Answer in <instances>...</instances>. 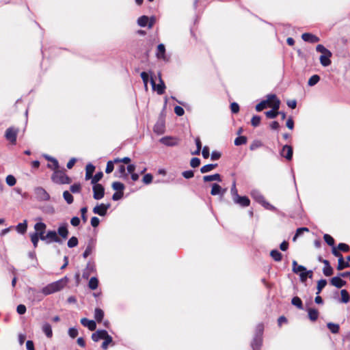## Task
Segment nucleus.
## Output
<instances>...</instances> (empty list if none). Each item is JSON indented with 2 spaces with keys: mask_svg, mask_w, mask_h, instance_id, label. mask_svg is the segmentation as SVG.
Segmentation results:
<instances>
[{
  "mask_svg": "<svg viewBox=\"0 0 350 350\" xmlns=\"http://www.w3.org/2000/svg\"><path fill=\"white\" fill-rule=\"evenodd\" d=\"M68 282L67 277L49 284L42 288L43 295H49L61 291L66 286Z\"/></svg>",
  "mask_w": 350,
  "mask_h": 350,
  "instance_id": "1",
  "label": "nucleus"
},
{
  "mask_svg": "<svg viewBox=\"0 0 350 350\" xmlns=\"http://www.w3.org/2000/svg\"><path fill=\"white\" fill-rule=\"evenodd\" d=\"M54 172L51 176V180L57 184H69L71 183V178L68 176L64 172L54 170Z\"/></svg>",
  "mask_w": 350,
  "mask_h": 350,
  "instance_id": "2",
  "label": "nucleus"
},
{
  "mask_svg": "<svg viewBox=\"0 0 350 350\" xmlns=\"http://www.w3.org/2000/svg\"><path fill=\"white\" fill-rule=\"evenodd\" d=\"M18 129L14 126L8 128L5 133V139L12 145H16Z\"/></svg>",
  "mask_w": 350,
  "mask_h": 350,
  "instance_id": "3",
  "label": "nucleus"
},
{
  "mask_svg": "<svg viewBox=\"0 0 350 350\" xmlns=\"http://www.w3.org/2000/svg\"><path fill=\"white\" fill-rule=\"evenodd\" d=\"M280 100L276 97L270 107H272V109L265 112L266 116L268 118L273 119L279 115L278 109L280 108Z\"/></svg>",
  "mask_w": 350,
  "mask_h": 350,
  "instance_id": "4",
  "label": "nucleus"
},
{
  "mask_svg": "<svg viewBox=\"0 0 350 350\" xmlns=\"http://www.w3.org/2000/svg\"><path fill=\"white\" fill-rule=\"evenodd\" d=\"M27 296L31 301H40L43 299L42 291H38L34 288L29 287L27 289Z\"/></svg>",
  "mask_w": 350,
  "mask_h": 350,
  "instance_id": "5",
  "label": "nucleus"
},
{
  "mask_svg": "<svg viewBox=\"0 0 350 350\" xmlns=\"http://www.w3.org/2000/svg\"><path fill=\"white\" fill-rule=\"evenodd\" d=\"M332 252L334 256L338 257V263L337 267V269L338 270H342L345 268L350 267L349 263L344 260L342 255L338 252L336 247H334L332 248Z\"/></svg>",
  "mask_w": 350,
  "mask_h": 350,
  "instance_id": "6",
  "label": "nucleus"
},
{
  "mask_svg": "<svg viewBox=\"0 0 350 350\" xmlns=\"http://www.w3.org/2000/svg\"><path fill=\"white\" fill-rule=\"evenodd\" d=\"M276 97L275 94H268L267 96V100H263L256 105V110L257 111H261L267 107V105L271 106V103L276 99Z\"/></svg>",
  "mask_w": 350,
  "mask_h": 350,
  "instance_id": "7",
  "label": "nucleus"
},
{
  "mask_svg": "<svg viewBox=\"0 0 350 350\" xmlns=\"http://www.w3.org/2000/svg\"><path fill=\"white\" fill-rule=\"evenodd\" d=\"M46 243L49 244L52 242L62 244L63 243L62 239L57 235L55 230H49L46 234Z\"/></svg>",
  "mask_w": 350,
  "mask_h": 350,
  "instance_id": "8",
  "label": "nucleus"
},
{
  "mask_svg": "<svg viewBox=\"0 0 350 350\" xmlns=\"http://www.w3.org/2000/svg\"><path fill=\"white\" fill-rule=\"evenodd\" d=\"M159 83L157 85L155 83V81H154V79L152 78H151L150 83H151L153 90L157 91L158 94L162 95L165 92V90L166 87H165V83L163 82L160 74L159 75Z\"/></svg>",
  "mask_w": 350,
  "mask_h": 350,
  "instance_id": "9",
  "label": "nucleus"
},
{
  "mask_svg": "<svg viewBox=\"0 0 350 350\" xmlns=\"http://www.w3.org/2000/svg\"><path fill=\"white\" fill-rule=\"evenodd\" d=\"M92 191L93 198L96 200L102 199L105 196V188L101 184L94 185Z\"/></svg>",
  "mask_w": 350,
  "mask_h": 350,
  "instance_id": "10",
  "label": "nucleus"
},
{
  "mask_svg": "<svg viewBox=\"0 0 350 350\" xmlns=\"http://www.w3.org/2000/svg\"><path fill=\"white\" fill-rule=\"evenodd\" d=\"M111 204L109 203L107 204H100L99 205L96 206L93 208V213L94 214L98 215L100 216H105L107 214V210L110 208Z\"/></svg>",
  "mask_w": 350,
  "mask_h": 350,
  "instance_id": "11",
  "label": "nucleus"
},
{
  "mask_svg": "<svg viewBox=\"0 0 350 350\" xmlns=\"http://www.w3.org/2000/svg\"><path fill=\"white\" fill-rule=\"evenodd\" d=\"M35 193L39 200L47 201L50 199L49 194L42 187H37L35 189Z\"/></svg>",
  "mask_w": 350,
  "mask_h": 350,
  "instance_id": "12",
  "label": "nucleus"
},
{
  "mask_svg": "<svg viewBox=\"0 0 350 350\" xmlns=\"http://www.w3.org/2000/svg\"><path fill=\"white\" fill-rule=\"evenodd\" d=\"M68 226V224L67 223H62L59 226L57 231H56L57 235L63 239H66L68 237L69 232Z\"/></svg>",
  "mask_w": 350,
  "mask_h": 350,
  "instance_id": "13",
  "label": "nucleus"
},
{
  "mask_svg": "<svg viewBox=\"0 0 350 350\" xmlns=\"http://www.w3.org/2000/svg\"><path fill=\"white\" fill-rule=\"evenodd\" d=\"M165 129V120L163 118H159L154 126L153 131L158 135L164 133Z\"/></svg>",
  "mask_w": 350,
  "mask_h": 350,
  "instance_id": "14",
  "label": "nucleus"
},
{
  "mask_svg": "<svg viewBox=\"0 0 350 350\" xmlns=\"http://www.w3.org/2000/svg\"><path fill=\"white\" fill-rule=\"evenodd\" d=\"M232 200L234 204H239L242 207H247L250 204V200L247 196H237V197Z\"/></svg>",
  "mask_w": 350,
  "mask_h": 350,
  "instance_id": "15",
  "label": "nucleus"
},
{
  "mask_svg": "<svg viewBox=\"0 0 350 350\" xmlns=\"http://www.w3.org/2000/svg\"><path fill=\"white\" fill-rule=\"evenodd\" d=\"M96 240L91 238L89 239L86 248L83 254V257L86 258L89 256L95 248Z\"/></svg>",
  "mask_w": 350,
  "mask_h": 350,
  "instance_id": "16",
  "label": "nucleus"
},
{
  "mask_svg": "<svg viewBox=\"0 0 350 350\" xmlns=\"http://www.w3.org/2000/svg\"><path fill=\"white\" fill-rule=\"evenodd\" d=\"M109 335L105 329H98L92 334V339L94 342H98L100 339H105Z\"/></svg>",
  "mask_w": 350,
  "mask_h": 350,
  "instance_id": "17",
  "label": "nucleus"
},
{
  "mask_svg": "<svg viewBox=\"0 0 350 350\" xmlns=\"http://www.w3.org/2000/svg\"><path fill=\"white\" fill-rule=\"evenodd\" d=\"M96 271L95 265L90 262H88L86 265V267L83 271L82 276L84 279H88L90 274L92 273H94Z\"/></svg>",
  "mask_w": 350,
  "mask_h": 350,
  "instance_id": "18",
  "label": "nucleus"
},
{
  "mask_svg": "<svg viewBox=\"0 0 350 350\" xmlns=\"http://www.w3.org/2000/svg\"><path fill=\"white\" fill-rule=\"evenodd\" d=\"M293 148L289 145H284L281 151V155L290 161L293 157Z\"/></svg>",
  "mask_w": 350,
  "mask_h": 350,
  "instance_id": "19",
  "label": "nucleus"
},
{
  "mask_svg": "<svg viewBox=\"0 0 350 350\" xmlns=\"http://www.w3.org/2000/svg\"><path fill=\"white\" fill-rule=\"evenodd\" d=\"M160 142L167 146H175L178 144L177 139L168 136L162 137Z\"/></svg>",
  "mask_w": 350,
  "mask_h": 350,
  "instance_id": "20",
  "label": "nucleus"
},
{
  "mask_svg": "<svg viewBox=\"0 0 350 350\" xmlns=\"http://www.w3.org/2000/svg\"><path fill=\"white\" fill-rule=\"evenodd\" d=\"M81 323L88 327L90 331H94L96 328V323L94 320H89L87 318H83L81 319Z\"/></svg>",
  "mask_w": 350,
  "mask_h": 350,
  "instance_id": "21",
  "label": "nucleus"
},
{
  "mask_svg": "<svg viewBox=\"0 0 350 350\" xmlns=\"http://www.w3.org/2000/svg\"><path fill=\"white\" fill-rule=\"evenodd\" d=\"M301 38L304 41L310 42V43H316L319 41V38L315 35H313L310 33H304L301 36Z\"/></svg>",
  "mask_w": 350,
  "mask_h": 350,
  "instance_id": "22",
  "label": "nucleus"
},
{
  "mask_svg": "<svg viewBox=\"0 0 350 350\" xmlns=\"http://www.w3.org/2000/svg\"><path fill=\"white\" fill-rule=\"evenodd\" d=\"M330 283L334 286L340 288L347 284V282L341 279L339 276H336L332 278Z\"/></svg>",
  "mask_w": 350,
  "mask_h": 350,
  "instance_id": "23",
  "label": "nucleus"
},
{
  "mask_svg": "<svg viewBox=\"0 0 350 350\" xmlns=\"http://www.w3.org/2000/svg\"><path fill=\"white\" fill-rule=\"evenodd\" d=\"M226 189L222 190V188H221V187L219 185H218L217 183H213L212 185V189H211V194L212 196L221 195L222 196H224V194L226 192Z\"/></svg>",
  "mask_w": 350,
  "mask_h": 350,
  "instance_id": "24",
  "label": "nucleus"
},
{
  "mask_svg": "<svg viewBox=\"0 0 350 350\" xmlns=\"http://www.w3.org/2000/svg\"><path fill=\"white\" fill-rule=\"evenodd\" d=\"M250 195L252 198L259 204H261L265 200L264 196L257 189L252 190L250 192Z\"/></svg>",
  "mask_w": 350,
  "mask_h": 350,
  "instance_id": "25",
  "label": "nucleus"
},
{
  "mask_svg": "<svg viewBox=\"0 0 350 350\" xmlns=\"http://www.w3.org/2000/svg\"><path fill=\"white\" fill-rule=\"evenodd\" d=\"M262 345V337L254 336L253 340L251 343V347L253 350H260Z\"/></svg>",
  "mask_w": 350,
  "mask_h": 350,
  "instance_id": "26",
  "label": "nucleus"
},
{
  "mask_svg": "<svg viewBox=\"0 0 350 350\" xmlns=\"http://www.w3.org/2000/svg\"><path fill=\"white\" fill-rule=\"evenodd\" d=\"M204 182H211V181H218L221 182V176L219 174H215L212 175H206L203 176Z\"/></svg>",
  "mask_w": 350,
  "mask_h": 350,
  "instance_id": "27",
  "label": "nucleus"
},
{
  "mask_svg": "<svg viewBox=\"0 0 350 350\" xmlns=\"http://www.w3.org/2000/svg\"><path fill=\"white\" fill-rule=\"evenodd\" d=\"M44 158L49 161V162H52V165L48 164L47 167L49 168L53 169V170H57L59 168V163L56 159L49 156V155H44Z\"/></svg>",
  "mask_w": 350,
  "mask_h": 350,
  "instance_id": "28",
  "label": "nucleus"
},
{
  "mask_svg": "<svg viewBox=\"0 0 350 350\" xmlns=\"http://www.w3.org/2000/svg\"><path fill=\"white\" fill-rule=\"evenodd\" d=\"M308 317L310 321H315L319 317V311L315 308H308Z\"/></svg>",
  "mask_w": 350,
  "mask_h": 350,
  "instance_id": "29",
  "label": "nucleus"
},
{
  "mask_svg": "<svg viewBox=\"0 0 350 350\" xmlns=\"http://www.w3.org/2000/svg\"><path fill=\"white\" fill-rule=\"evenodd\" d=\"M165 47L163 44H159L157 46V57L158 59H165Z\"/></svg>",
  "mask_w": 350,
  "mask_h": 350,
  "instance_id": "30",
  "label": "nucleus"
},
{
  "mask_svg": "<svg viewBox=\"0 0 350 350\" xmlns=\"http://www.w3.org/2000/svg\"><path fill=\"white\" fill-rule=\"evenodd\" d=\"M86 173H85V180H90L92 178L93 176V173L95 170V167L92 163H88L86 165Z\"/></svg>",
  "mask_w": 350,
  "mask_h": 350,
  "instance_id": "31",
  "label": "nucleus"
},
{
  "mask_svg": "<svg viewBox=\"0 0 350 350\" xmlns=\"http://www.w3.org/2000/svg\"><path fill=\"white\" fill-rule=\"evenodd\" d=\"M104 317V312L102 309L96 308L94 310V319L98 323L102 321Z\"/></svg>",
  "mask_w": 350,
  "mask_h": 350,
  "instance_id": "32",
  "label": "nucleus"
},
{
  "mask_svg": "<svg viewBox=\"0 0 350 350\" xmlns=\"http://www.w3.org/2000/svg\"><path fill=\"white\" fill-rule=\"evenodd\" d=\"M217 167V163H210L202 166L200 168V172L202 174L209 172Z\"/></svg>",
  "mask_w": 350,
  "mask_h": 350,
  "instance_id": "33",
  "label": "nucleus"
},
{
  "mask_svg": "<svg viewBox=\"0 0 350 350\" xmlns=\"http://www.w3.org/2000/svg\"><path fill=\"white\" fill-rule=\"evenodd\" d=\"M42 331L45 334L47 338H51L53 336V332L51 326L49 323H46L42 325Z\"/></svg>",
  "mask_w": 350,
  "mask_h": 350,
  "instance_id": "34",
  "label": "nucleus"
},
{
  "mask_svg": "<svg viewBox=\"0 0 350 350\" xmlns=\"http://www.w3.org/2000/svg\"><path fill=\"white\" fill-rule=\"evenodd\" d=\"M332 56H328L327 54H325V55H321L320 56V62L322 66H328L331 64V60H330V57Z\"/></svg>",
  "mask_w": 350,
  "mask_h": 350,
  "instance_id": "35",
  "label": "nucleus"
},
{
  "mask_svg": "<svg viewBox=\"0 0 350 350\" xmlns=\"http://www.w3.org/2000/svg\"><path fill=\"white\" fill-rule=\"evenodd\" d=\"M27 220H25L23 223H19L16 226V230L20 234H24L27 231Z\"/></svg>",
  "mask_w": 350,
  "mask_h": 350,
  "instance_id": "36",
  "label": "nucleus"
},
{
  "mask_svg": "<svg viewBox=\"0 0 350 350\" xmlns=\"http://www.w3.org/2000/svg\"><path fill=\"white\" fill-rule=\"evenodd\" d=\"M270 256L276 262L281 261L282 258V254L278 250H271L270 252Z\"/></svg>",
  "mask_w": 350,
  "mask_h": 350,
  "instance_id": "37",
  "label": "nucleus"
},
{
  "mask_svg": "<svg viewBox=\"0 0 350 350\" xmlns=\"http://www.w3.org/2000/svg\"><path fill=\"white\" fill-rule=\"evenodd\" d=\"M327 327L332 334H338L339 332L340 326L338 324L328 323Z\"/></svg>",
  "mask_w": 350,
  "mask_h": 350,
  "instance_id": "38",
  "label": "nucleus"
},
{
  "mask_svg": "<svg viewBox=\"0 0 350 350\" xmlns=\"http://www.w3.org/2000/svg\"><path fill=\"white\" fill-rule=\"evenodd\" d=\"M291 304L296 306L297 308L300 309V310H303L304 309V307H303V304H302V301L301 299L297 297V296H295L294 297L292 300H291Z\"/></svg>",
  "mask_w": 350,
  "mask_h": 350,
  "instance_id": "39",
  "label": "nucleus"
},
{
  "mask_svg": "<svg viewBox=\"0 0 350 350\" xmlns=\"http://www.w3.org/2000/svg\"><path fill=\"white\" fill-rule=\"evenodd\" d=\"M98 285V280L96 277H92L90 278L88 286L91 290H95L97 288Z\"/></svg>",
  "mask_w": 350,
  "mask_h": 350,
  "instance_id": "40",
  "label": "nucleus"
},
{
  "mask_svg": "<svg viewBox=\"0 0 350 350\" xmlns=\"http://www.w3.org/2000/svg\"><path fill=\"white\" fill-rule=\"evenodd\" d=\"M103 176V173L102 172H97L94 176H92L91 179V183L94 185L98 184V182L100 180V179Z\"/></svg>",
  "mask_w": 350,
  "mask_h": 350,
  "instance_id": "41",
  "label": "nucleus"
},
{
  "mask_svg": "<svg viewBox=\"0 0 350 350\" xmlns=\"http://www.w3.org/2000/svg\"><path fill=\"white\" fill-rule=\"evenodd\" d=\"M316 50L317 52L321 53L323 55L327 54L328 56H332V53L330 51L327 49L323 45L318 44L316 47Z\"/></svg>",
  "mask_w": 350,
  "mask_h": 350,
  "instance_id": "42",
  "label": "nucleus"
},
{
  "mask_svg": "<svg viewBox=\"0 0 350 350\" xmlns=\"http://www.w3.org/2000/svg\"><path fill=\"white\" fill-rule=\"evenodd\" d=\"M149 18L146 16H142L137 19V24L139 26L144 27L147 26Z\"/></svg>",
  "mask_w": 350,
  "mask_h": 350,
  "instance_id": "43",
  "label": "nucleus"
},
{
  "mask_svg": "<svg viewBox=\"0 0 350 350\" xmlns=\"http://www.w3.org/2000/svg\"><path fill=\"white\" fill-rule=\"evenodd\" d=\"M341 294V302L347 303L349 301L350 296L348 291L346 289H342L340 291Z\"/></svg>",
  "mask_w": 350,
  "mask_h": 350,
  "instance_id": "44",
  "label": "nucleus"
},
{
  "mask_svg": "<svg viewBox=\"0 0 350 350\" xmlns=\"http://www.w3.org/2000/svg\"><path fill=\"white\" fill-rule=\"evenodd\" d=\"M320 81V77L318 75H312L308 81L309 86H314Z\"/></svg>",
  "mask_w": 350,
  "mask_h": 350,
  "instance_id": "45",
  "label": "nucleus"
},
{
  "mask_svg": "<svg viewBox=\"0 0 350 350\" xmlns=\"http://www.w3.org/2000/svg\"><path fill=\"white\" fill-rule=\"evenodd\" d=\"M112 188L118 192H123L124 185L120 182H113L112 183Z\"/></svg>",
  "mask_w": 350,
  "mask_h": 350,
  "instance_id": "46",
  "label": "nucleus"
},
{
  "mask_svg": "<svg viewBox=\"0 0 350 350\" xmlns=\"http://www.w3.org/2000/svg\"><path fill=\"white\" fill-rule=\"evenodd\" d=\"M46 228V225L43 222H37L34 225V229L36 230L35 232H39L42 231H45Z\"/></svg>",
  "mask_w": 350,
  "mask_h": 350,
  "instance_id": "47",
  "label": "nucleus"
},
{
  "mask_svg": "<svg viewBox=\"0 0 350 350\" xmlns=\"http://www.w3.org/2000/svg\"><path fill=\"white\" fill-rule=\"evenodd\" d=\"M63 198L68 204H70L73 202V196L68 191H64Z\"/></svg>",
  "mask_w": 350,
  "mask_h": 350,
  "instance_id": "48",
  "label": "nucleus"
},
{
  "mask_svg": "<svg viewBox=\"0 0 350 350\" xmlns=\"http://www.w3.org/2000/svg\"><path fill=\"white\" fill-rule=\"evenodd\" d=\"M264 332V325L262 323H259L256 327L254 336L262 337Z\"/></svg>",
  "mask_w": 350,
  "mask_h": 350,
  "instance_id": "49",
  "label": "nucleus"
},
{
  "mask_svg": "<svg viewBox=\"0 0 350 350\" xmlns=\"http://www.w3.org/2000/svg\"><path fill=\"white\" fill-rule=\"evenodd\" d=\"M247 143V137L245 136H239L234 139L235 146H241Z\"/></svg>",
  "mask_w": 350,
  "mask_h": 350,
  "instance_id": "50",
  "label": "nucleus"
},
{
  "mask_svg": "<svg viewBox=\"0 0 350 350\" xmlns=\"http://www.w3.org/2000/svg\"><path fill=\"white\" fill-rule=\"evenodd\" d=\"M323 239L328 245L332 246V248L334 247L335 241L332 236L328 234H325Z\"/></svg>",
  "mask_w": 350,
  "mask_h": 350,
  "instance_id": "51",
  "label": "nucleus"
},
{
  "mask_svg": "<svg viewBox=\"0 0 350 350\" xmlns=\"http://www.w3.org/2000/svg\"><path fill=\"white\" fill-rule=\"evenodd\" d=\"M327 285V280H325V279H321L320 280L318 283H317V294L319 295L321 291L323 290V288Z\"/></svg>",
  "mask_w": 350,
  "mask_h": 350,
  "instance_id": "52",
  "label": "nucleus"
},
{
  "mask_svg": "<svg viewBox=\"0 0 350 350\" xmlns=\"http://www.w3.org/2000/svg\"><path fill=\"white\" fill-rule=\"evenodd\" d=\"M5 182L8 185L12 187L16 185V179L13 175H8L5 178Z\"/></svg>",
  "mask_w": 350,
  "mask_h": 350,
  "instance_id": "53",
  "label": "nucleus"
},
{
  "mask_svg": "<svg viewBox=\"0 0 350 350\" xmlns=\"http://www.w3.org/2000/svg\"><path fill=\"white\" fill-rule=\"evenodd\" d=\"M78 239L76 237H72L68 241L67 245L68 247L72 248L74 247H76L78 245Z\"/></svg>",
  "mask_w": 350,
  "mask_h": 350,
  "instance_id": "54",
  "label": "nucleus"
},
{
  "mask_svg": "<svg viewBox=\"0 0 350 350\" xmlns=\"http://www.w3.org/2000/svg\"><path fill=\"white\" fill-rule=\"evenodd\" d=\"M30 239H31V241L33 243V247L36 248L38 247V241L40 239L38 238V234L31 233V234H30Z\"/></svg>",
  "mask_w": 350,
  "mask_h": 350,
  "instance_id": "55",
  "label": "nucleus"
},
{
  "mask_svg": "<svg viewBox=\"0 0 350 350\" xmlns=\"http://www.w3.org/2000/svg\"><path fill=\"white\" fill-rule=\"evenodd\" d=\"M81 189V186L79 183H75L72 185L70 187V190L73 193H80Z\"/></svg>",
  "mask_w": 350,
  "mask_h": 350,
  "instance_id": "56",
  "label": "nucleus"
},
{
  "mask_svg": "<svg viewBox=\"0 0 350 350\" xmlns=\"http://www.w3.org/2000/svg\"><path fill=\"white\" fill-rule=\"evenodd\" d=\"M261 118L259 116H254L251 120V124L254 127H257L260 125Z\"/></svg>",
  "mask_w": 350,
  "mask_h": 350,
  "instance_id": "57",
  "label": "nucleus"
},
{
  "mask_svg": "<svg viewBox=\"0 0 350 350\" xmlns=\"http://www.w3.org/2000/svg\"><path fill=\"white\" fill-rule=\"evenodd\" d=\"M113 339L112 337L110 335H108L105 339L103 342L102 343L101 347L103 349H107L109 344L112 342Z\"/></svg>",
  "mask_w": 350,
  "mask_h": 350,
  "instance_id": "58",
  "label": "nucleus"
},
{
  "mask_svg": "<svg viewBox=\"0 0 350 350\" xmlns=\"http://www.w3.org/2000/svg\"><path fill=\"white\" fill-rule=\"evenodd\" d=\"M262 146V143L259 140H254L250 144V149L251 150H255L256 149L261 147Z\"/></svg>",
  "mask_w": 350,
  "mask_h": 350,
  "instance_id": "59",
  "label": "nucleus"
},
{
  "mask_svg": "<svg viewBox=\"0 0 350 350\" xmlns=\"http://www.w3.org/2000/svg\"><path fill=\"white\" fill-rule=\"evenodd\" d=\"M323 273L325 276H330L333 274V269L330 265L324 266Z\"/></svg>",
  "mask_w": 350,
  "mask_h": 350,
  "instance_id": "60",
  "label": "nucleus"
},
{
  "mask_svg": "<svg viewBox=\"0 0 350 350\" xmlns=\"http://www.w3.org/2000/svg\"><path fill=\"white\" fill-rule=\"evenodd\" d=\"M230 193H231V196H232V200H234L235 198H237V196H239L238 194V191H237V187H236V183H235V181H234L233 183H232V187H231V189H230Z\"/></svg>",
  "mask_w": 350,
  "mask_h": 350,
  "instance_id": "61",
  "label": "nucleus"
},
{
  "mask_svg": "<svg viewBox=\"0 0 350 350\" xmlns=\"http://www.w3.org/2000/svg\"><path fill=\"white\" fill-rule=\"evenodd\" d=\"M200 165V159L199 158L193 157L191 159L190 165L192 167L196 168V167H198Z\"/></svg>",
  "mask_w": 350,
  "mask_h": 350,
  "instance_id": "62",
  "label": "nucleus"
},
{
  "mask_svg": "<svg viewBox=\"0 0 350 350\" xmlns=\"http://www.w3.org/2000/svg\"><path fill=\"white\" fill-rule=\"evenodd\" d=\"M153 176L151 174H146L143 177V182L144 184L148 185L152 183Z\"/></svg>",
  "mask_w": 350,
  "mask_h": 350,
  "instance_id": "63",
  "label": "nucleus"
},
{
  "mask_svg": "<svg viewBox=\"0 0 350 350\" xmlns=\"http://www.w3.org/2000/svg\"><path fill=\"white\" fill-rule=\"evenodd\" d=\"M113 169H114L113 162L112 161H109L107 163L105 172L107 174H110L111 172H113Z\"/></svg>",
  "mask_w": 350,
  "mask_h": 350,
  "instance_id": "64",
  "label": "nucleus"
}]
</instances>
